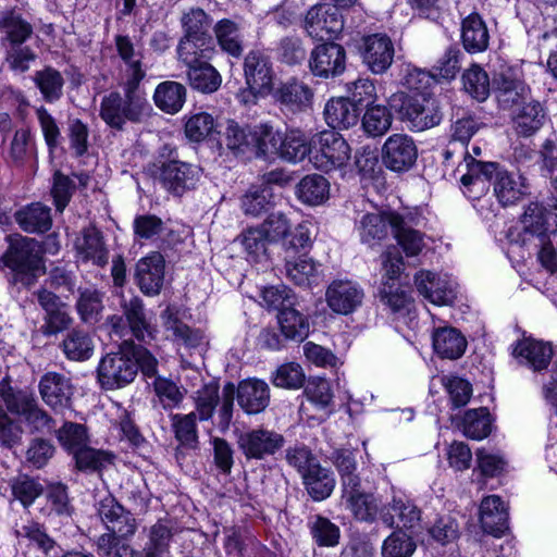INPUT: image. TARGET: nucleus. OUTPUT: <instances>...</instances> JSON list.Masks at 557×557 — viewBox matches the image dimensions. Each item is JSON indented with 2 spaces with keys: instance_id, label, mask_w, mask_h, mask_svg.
I'll return each instance as SVG.
<instances>
[{
  "instance_id": "f257e3e1",
  "label": "nucleus",
  "mask_w": 557,
  "mask_h": 557,
  "mask_svg": "<svg viewBox=\"0 0 557 557\" xmlns=\"http://www.w3.org/2000/svg\"><path fill=\"white\" fill-rule=\"evenodd\" d=\"M467 172L460 177L463 194L478 199L488 190V183L495 176L494 193L503 206L513 205L525 194L527 186L521 175L499 169L496 162H483L466 158Z\"/></svg>"
},
{
  "instance_id": "f03ea898",
  "label": "nucleus",
  "mask_w": 557,
  "mask_h": 557,
  "mask_svg": "<svg viewBox=\"0 0 557 557\" xmlns=\"http://www.w3.org/2000/svg\"><path fill=\"white\" fill-rule=\"evenodd\" d=\"M552 215V211L543 203L531 202L520 218L519 240L523 246L533 245L539 249L537 260L546 271L556 270V250L550 242V235L557 233V223L553 227Z\"/></svg>"
},
{
  "instance_id": "7ed1b4c3",
  "label": "nucleus",
  "mask_w": 557,
  "mask_h": 557,
  "mask_svg": "<svg viewBox=\"0 0 557 557\" xmlns=\"http://www.w3.org/2000/svg\"><path fill=\"white\" fill-rule=\"evenodd\" d=\"M135 343L123 339L116 350L101 357L96 369V379L103 391H116L132 384L137 377V362L134 358Z\"/></svg>"
},
{
  "instance_id": "20e7f679",
  "label": "nucleus",
  "mask_w": 557,
  "mask_h": 557,
  "mask_svg": "<svg viewBox=\"0 0 557 557\" xmlns=\"http://www.w3.org/2000/svg\"><path fill=\"white\" fill-rule=\"evenodd\" d=\"M150 110L146 95L111 91L101 99L99 116L111 129L123 132L127 123L144 122Z\"/></svg>"
},
{
  "instance_id": "39448f33",
  "label": "nucleus",
  "mask_w": 557,
  "mask_h": 557,
  "mask_svg": "<svg viewBox=\"0 0 557 557\" xmlns=\"http://www.w3.org/2000/svg\"><path fill=\"white\" fill-rule=\"evenodd\" d=\"M121 314H111L106 325L111 335L124 338L132 335L141 343H150L156 338V326L147 313L143 299L138 296L123 297L120 302Z\"/></svg>"
},
{
  "instance_id": "423d86ee",
  "label": "nucleus",
  "mask_w": 557,
  "mask_h": 557,
  "mask_svg": "<svg viewBox=\"0 0 557 557\" xmlns=\"http://www.w3.org/2000/svg\"><path fill=\"white\" fill-rule=\"evenodd\" d=\"M512 356L519 364L536 373L546 370L552 363V381L544 385L543 392L545 399L557 414V360L552 361L554 356L552 343L527 337L513 345Z\"/></svg>"
},
{
  "instance_id": "0eeeda50",
  "label": "nucleus",
  "mask_w": 557,
  "mask_h": 557,
  "mask_svg": "<svg viewBox=\"0 0 557 557\" xmlns=\"http://www.w3.org/2000/svg\"><path fill=\"white\" fill-rule=\"evenodd\" d=\"M389 106L400 121L407 123L413 132H423L438 125L442 112L437 101L431 95L393 94Z\"/></svg>"
},
{
  "instance_id": "6e6552de",
  "label": "nucleus",
  "mask_w": 557,
  "mask_h": 557,
  "mask_svg": "<svg viewBox=\"0 0 557 557\" xmlns=\"http://www.w3.org/2000/svg\"><path fill=\"white\" fill-rule=\"evenodd\" d=\"M34 239L21 237L12 242L7 251L0 257V268L11 270L10 283L25 288L34 286L38 280V272L42 268L41 259L35 251Z\"/></svg>"
},
{
  "instance_id": "1a4fd4ad",
  "label": "nucleus",
  "mask_w": 557,
  "mask_h": 557,
  "mask_svg": "<svg viewBox=\"0 0 557 557\" xmlns=\"http://www.w3.org/2000/svg\"><path fill=\"white\" fill-rule=\"evenodd\" d=\"M342 503L357 521L373 523L380 518L386 527H395L394 515L387 504L382 505L380 498L366 491L361 482L342 490Z\"/></svg>"
},
{
  "instance_id": "9d476101",
  "label": "nucleus",
  "mask_w": 557,
  "mask_h": 557,
  "mask_svg": "<svg viewBox=\"0 0 557 557\" xmlns=\"http://www.w3.org/2000/svg\"><path fill=\"white\" fill-rule=\"evenodd\" d=\"M311 146L310 162L324 172L344 166L350 158L349 145L334 131L317 134L311 139Z\"/></svg>"
},
{
  "instance_id": "9b49d317",
  "label": "nucleus",
  "mask_w": 557,
  "mask_h": 557,
  "mask_svg": "<svg viewBox=\"0 0 557 557\" xmlns=\"http://www.w3.org/2000/svg\"><path fill=\"white\" fill-rule=\"evenodd\" d=\"M0 394L8 410L21 416L34 432H50L54 428L53 418L42 409L36 397L25 391L13 392L0 387Z\"/></svg>"
},
{
  "instance_id": "f8f14e48",
  "label": "nucleus",
  "mask_w": 557,
  "mask_h": 557,
  "mask_svg": "<svg viewBox=\"0 0 557 557\" xmlns=\"http://www.w3.org/2000/svg\"><path fill=\"white\" fill-rule=\"evenodd\" d=\"M236 444L246 460L262 461L284 447L285 437L274 430L259 426L238 433Z\"/></svg>"
},
{
  "instance_id": "ddd939ff",
  "label": "nucleus",
  "mask_w": 557,
  "mask_h": 557,
  "mask_svg": "<svg viewBox=\"0 0 557 557\" xmlns=\"http://www.w3.org/2000/svg\"><path fill=\"white\" fill-rule=\"evenodd\" d=\"M243 71L249 94L267 96L272 92L275 77L273 63L262 50L252 49L244 57Z\"/></svg>"
},
{
  "instance_id": "4468645a",
  "label": "nucleus",
  "mask_w": 557,
  "mask_h": 557,
  "mask_svg": "<svg viewBox=\"0 0 557 557\" xmlns=\"http://www.w3.org/2000/svg\"><path fill=\"white\" fill-rule=\"evenodd\" d=\"M336 4L318 3L311 7L306 16L304 27L307 34L317 40H326L337 36L344 28L343 16Z\"/></svg>"
},
{
  "instance_id": "2eb2a0df",
  "label": "nucleus",
  "mask_w": 557,
  "mask_h": 557,
  "mask_svg": "<svg viewBox=\"0 0 557 557\" xmlns=\"http://www.w3.org/2000/svg\"><path fill=\"white\" fill-rule=\"evenodd\" d=\"M201 177V169L195 164L171 160L160 166L159 182L170 194L181 197L196 188Z\"/></svg>"
},
{
  "instance_id": "dca6fc26",
  "label": "nucleus",
  "mask_w": 557,
  "mask_h": 557,
  "mask_svg": "<svg viewBox=\"0 0 557 557\" xmlns=\"http://www.w3.org/2000/svg\"><path fill=\"white\" fill-rule=\"evenodd\" d=\"M362 63L373 74L385 73L394 61L395 48L385 34H372L362 37L359 46Z\"/></svg>"
},
{
  "instance_id": "f3484780",
  "label": "nucleus",
  "mask_w": 557,
  "mask_h": 557,
  "mask_svg": "<svg viewBox=\"0 0 557 557\" xmlns=\"http://www.w3.org/2000/svg\"><path fill=\"white\" fill-rule=\"evenodd\" d=\"M417 158V145L407 134L391 135L382 147L383 164L397 173L409 171L414 165Z\"/></svg>"
},
{
  "instance_id": "a211bd4d",
  "label": "nucleus",
  "mask_w": 557,
  "mask_h": 557,
  "mask_svg": "<svg viewBox=\"0 0 557 557\" xmlns=\"http://www.w3.org/2000/svg\"><path fill=\"white\" fill-rule=\"evenodd\" d=\"M309 67L314 76L329 78L344 73L346 69V50L336 42L318 45L310 53Z\"/></svg>"
},
{
  "instance_id": "6ab92c4d",
  "label": "nucleus",
  "mask_w": 557,
  "mask_h": 557,
  "mask_svg": "<svg viewBox=\"0 0 557 557\" xmlns=\"http://www.w3.org/2000/svg\"><path fill=\"white\" fill-rule=\"evenodd\" d=\"M397 223H400V214L394 211L366 213L356 221V231L362 244L374 247L387 238L391 231L394 233Z\"/></svg>"
},
{
  "instance_id": "aec40b11",
  "label": "nucleus",
  "mask_w": 557,
  "mask_h": 557,
  "mask_svg": "<svg viewBox=\"0 0 557 557\" xmlns=\"http://www.w3.org/2000/svg\"><path fill=\"white\" fill-rule=\"evenodd\" d=\"M97 512L108 530L120 537L127 539L136 532V519L111 494H106L98 502Z\"/></svg>"
},
{
  "instance_id": "412c9836",
  "label": "nucleus",
  "mask_w": 557,
  "mask_h": 557,
  "mask_svg": "<svg viewBox=\"0 0 557 557\" xmlns=\"http://www.w3.org/2000/svg\"><path fill=\"white\" fill-rule=\"evenodd\" d=\"M38 387L42 400L52 410L71 408L74 387L70 377L58 372H47L41 376Z\"/></svg>"
},
{
  "instance_id": "4be33fe9",
  "label": "nucleus",
  "mask_w": 557,
  "mask_h": 557,
  "mask_svg": "<svg viewBox=\"0 0 557 557\" xmlns=\"http://www.w3.org/2000/svg\"><path fill=\"white\" fill-rule=\"evenodd\" d=\"M165 272V260L160 252L153 251L140 258L135 268V281L140 292L147 296L159 295Z\"/></svg>"
},
{
  "instance_id": "5701e85b",
  "label": "nucleus",
  "mask_w": 557,
  "mask_h": 557,
  "mask_svg": "<svg viewBox=\"0 0 557 557\" xmlns=\"http://www.w3.org/2000/svg\"><path fill=\"white\" fill-rule=\"evenodd\" d=\"M364 297L363 289L349 280L333 281L325 293L327 306L338 314H349L359 308Z\"/></svg>"
},
{
  "instance_id": "b1692460",
  "label": "nucleus",
  "mask_w": 557,
  "mask_h": 557,
  "mask_svg": "<svg viewBox=\"0 0 557 557\" xmlns=\"http://www.w3.org/2000/svg\"><path fill=\"white\" fill-rule=\"evenodd\" d=\"M273 98L283 112L296 114L310 107L313 91L304 82L289 78L278 85L273 91Z\"/></svg>"
},
{
  "instance_id": "393cba45",
  "label": "nucleus",
  "mask_w": 557,
  "mask_h": 557,
  "mask_svg": "<svg viewBox=\"0 0 557 557\" xmlns=\"http://www.w3.org/2000/svg\"><path fill=\"white\" fill-rule=\"evenodd\" d=\"M414 284L419 294L434 305H449L456 298L455 284L430 271L417 273Z\"/></svg>"
},
{
  "instance_id": "a878e982",
  "label": "nucleus",
  "mask_w": 557,
  "mask_h": 557,
  "mask_svg": "<svg viewBox=\"0 0 557 557\" xmlns=\"http://www.w3.org/2000/svg\"><path fill=\"white\" fill-rule=\"evenodd\" d=\"M235 394L239 407L248 414L262 412L270 403V388L262 380L242 381L236 387Z\"/></svg>"
},
{
  "instance_id": "bb28decb",
  "label": "nucleus",
  "mask_w": 557,
  "mask_h": 557,
  "mask_svg": "<svg viewBox=\"0 0 557 557\" xmlns=\"http://www.w3.org/2000/svg\"><path fill=\"white\" fill-rule=\"evenodd\" d=\"M493 86L504 108L520 106L530 98V88L523 81L515 77L510 70L497 73Z\"/></svg>"
},
{
  "instance_id": "cd10ccee",
  "label": "nucleus",
  "mask_w": 557,
  "mask_h": 557,
  "mask_svg": "<svg viewBox=\"0 0 557 557\" xmlns=\"http://www.w3.org/2000/svg\"><path fill=\"white\" fill-rule=\"evenodd\" d=\"M214 38L219 48L228 57L240 59L245 51L243 25L232 18H222L213 27Z\"/></svg>"
},
{
  "instance_id": "c85d7f7f",
  "label": "nucleus",
  "mask_w": 557,
  "mask_h": 557,
  "mask_svg": "<svg viewBox=\"0 0 557 557\" xmlns=\"http://www.w3.org/2000/svg\"><path fill=\"white\" fill-rule=\"evenodd\" d=\"M75 248L79 260L83 262L90 261L97 267H104L108 263L109 251L100 231L95 226L83 230L82 236L76 239Z\"/></svg>"
},
{
  "instance_id": "c756f323",
  "label": "nucleus",
  "mask_w": 557,
  "mask_h": 557,
  "mask_svg": "<svg viewBox=\"0 0 557 557\" xmlns=\"http://www.w3.org/2000/svg\"><path fill=\"white\" fill-rule=\"evenodd\" d=\"M21 230L29 234H45L52 227L51 208L41 202H32L14 213Z\"/></svg>"
},
{
  "instance_id": "7c9ffc66",
  "label": "nucleus",
  "mask_w": 557,
  "mask_h": 557,
  "mask_svg": "<svg viewBox=\"0 0 557 557\" xmlns=\"http://www.w3.org/2000/svg\"><path fill=\"white\" fill-rule=\"evenodd\" d=\"M323 114L325 122L333 129H348L357 125L360 111L348 98L338 97L326 102Z\"/></svg>"
},
{
  "instance_id": "2f4dec72",
  "label": "nucleus",
  "mask_w": 557,
  "mask_h": 557,
  "mask_svg": "<svg viewBox=\"0 0 557 557\" xmlns=\"http://www.w3.org/2000/svg\"><path fill=\"white\" fill-rule=\"evenodd\" d=\"M433 348L441 358L459 359L466 351V337L453 326H443L432 334Z\"/></svg>"
},
{
  "instance_id": "473e14b6",
  "label": "nucleus",
  "mask_w": 557,
  "mask_h": 557,
  "mask_svg": "<svg viewBox=\"0 0 557 557\" xmlns=\"http://www.w3.org/2000/svg\"><path fill=\"white\" fill-rule=\"evenodd\" d=\"M480 521L484 531L496 536L507 529L508 512L497 495L485 497L480 506Z\"/></svg>"
},
{
  "instance_id": "72a5a7b5",
  "label": "nucleus",
  "mask_w": 557,
  "mask_h": 557,
  "mask_svg": "<svg viewBox=\"0 0 557 557\" xmlns=\"http://www.w3.org/2000/svg\"><path fill=\"white\" fill-rule=\"evenodd\" d=\"M283 132L271 124L260 123L255 125L252 153L263 160H275L282 147Z\"/></svg>"
},
{
  "instance_id": "f704fd0d",
  "label": "nucleus",
  "mask_w": 557,
  "mask_h": 557,
  "mask_svg": "<svg viewBox=\"0 0 557 557\" xmlns=\"http://www.w3.org/2000/svg\"><path fill=\"white\" fill-rule=\"evenodd\" d=\"M255 137V125H240L234 120L226 122L222 135L221 145H225L234 156H244L252 152Z\"/></svg>"
},
{
  "instance_id": "c9c22d12",
  "label": "nucleus",
  "mask_w": 557,
  "mask_h": 557,
  "mask_svg": "<svg viewBox=\"0 0 557 557\" xmlns=\"http://www.w3.org/2000/svg\"><path fill=\"white\" fill-rule=\"evenodd\" d=\"M461 40L466 51L483 52L488 47L490 35L487 27L478 13H472L461 23Z\"/></svg>"
},
{
  "instance_id": "e433bc0d",
  "label": "nucleus",
  "mask_w": 557,
  "mask_h": 557,
  "mask_svg": "<svg viewBox=\"0 0 557 557\" xmlns=\"http://www.w3.org/2000/svg\"><path fill=\"white\" fill-rule=\"evenodd\" d=\"M196 412L187 414L175 413L171 416V428L178 443L176 456L185 450H194L198 447L199 437L196 423Z\"/></svg>"
},
{
  "instance_id": "4c0bfd02",
  "label": "nucleus",
  "mask_w": 557,
  "mask_h": 557,
  "mask_svg": "<svg viewBox=\"0 0 557 557\" xmlns=\"http://www.w3.org/2000/svg\"><path fill=\"white\" fill-rule=\"evenodd\" d=\"M174 535L172 521L160 519L147 530L148 541L143 548L144 557H165Z\"/></svg>"
},
{
  "instance_id": "58836bf2",
  "label": "nucleus",
  "mask_w": 557,
  "mask_h": 557,
  "mask_svg": "<svg viewBox=\"0 0 557 557\" xmlns=\"http://www.w3.org/2000/svg\"><path fill=\"white\" fill-rule=\"evenodd\" d=\"M186 69L187 82L193 89L202 94H212L220 88L222 77L208 60Z\"/></svg>"
},
{
  "instance_id": "ea45409f",
  "label": "nucleus",
  "mask_w": 557,
  "mask_h": 557,
  "mask_svg": "<svg viewBox=\"0 0 557 557\" xmlns=\"http://www.w3.org/2000/svg\"><path fill=\"white\" fill-rule=\"evenodd\" d=\"M61 348L69 360L83 362L94 355L95 344L88 332L72 329L63 338Z\"/></svg>"
},
{
  "instance_id": "a19ab883",
  "label": "nucleus",
  "mask_w": 557,
  "mask_h": 557,
  "mask_svg": "<svg viewBox=\"0 0 557 557\" xmlns=\"http://www.w3.org/2000/svg\"><path fill=\"white\" fill-rule=\"evenodd\" d=\"M311 140H308L301 131L290 129L283 132L282 147L277 158L289 163H298L311 157Z\"/></svg>"
},
{
  "instance_id": "79ce46f5",
  "label": "nucleus",
  "mask_w": 557,
  "mask_h": 557,
  "mask_svg": "<svg viewBox=\"0 0 557 557\" xmlns=\"http://www.w3.org/2000/svg\"><path fill=\"white\" fill-rule=\"evenodd\" d=\"M72 458L74 467L81 472H101L108 466L113 465L115 455L103 449H96L89 446V443L75 453Z\"/></svg>"
},
{
  "instance_id": "37998d69",
  "label": "nucleus",
  "mask_w": 557,
  "mask_h": 557,
  "mask_svg": "<svg viewBox=\"0 0 557 557\" xmlns=\"http://www.w3.org/2000/svg\"><path fill=\"white\" fill-rule=\"evenodd\" d=\"M545 119L546 114L540 101H525L513 119L515 129L518 135L530 137L541 129Z\"/></svg>"
},
{
  "instance_id": "c03bdc74",
  "label": "nucleus",
  "mask_w": 557,
  "mask_h": 557,
  "mask_svg": "<svg viewBox=\"0 0 557 557\" xmlns=\"http://www.w3.org/2000/svg\"><path fill=\"white\" fill-rule=\"evenodd\" d=\"M186 99V88L183 84L166 81L160 83L153 95L156 106L163 112L174 114L178 112Z\"/></svg>"
},
{
  "instance_id": "a18cd8bd",
  "label": "nucleus",
  "mask_w": 557,
  "mask_h": 557,
  "mask_svg": "<svg viewBox=\"0 0 557 557\" xmlns=\"http://www.w3.org/2000/svg\"><path fill=\"white\" fill-rule=\"evenodd\" d=\"M302 481L308 494L315 502L330 497L335 487L333 473L320 463L305 474Z\"/></svg>"
},
{
  "instance_id": "49530a36",
  "label": "nucleus",
  "mask_w": 557,
  "mask_h": 557,
  "mask_svg": "<svg viewBox=\"0 0 557 557\" xmlns=\"http://www.w3.org/2000/svg\"><path fill=\"white\" fill-rule=\"evenodd\" d=\"M0 29L5 34L1 39L4 47L23 45L33 34L32 25L14 12H7L2 15Z\"/></svg>"
},
{
  "instance_id": "de8ad7c7",
  "label": "nucleus",
  "mask_w": 557,
  "mask_h": 557,
  "mask_svg": "<svg viewBox=\"0 0 557 557\" xmlns=\"http://www.w3.org/2000/svg\"><path fill=\"white\" fill-rule=\"evenodd\" d=\"M393 114L391 109L383 104L368 107L361 119L363 132L370 137L385 135L392 126Z\"/></svg>"
},
{
  "instance_id": "09e8293b",
  "label": "nucleus",
  "mask_w": 557,
  "mask_h": 557,
  "mask_svg": "<svg viewBox=\"0 0 557 557\" xmlns=\"http://www.w3.org/2000/svg\"><path fill=\"white\" fill-rule=\"evenodd\" d=\"M210 45L208 39L183 36L176 48L177 59L185 67L207 61L213 50Z\"/></svg>"
},
{
  "instance_id": "8fccbe9b",
  "label": "nucleus",
  "mask_w": 557,
  "mask_h": 557,
  "mask_svg": "<svg viewBox=\"0 0 557 557\" xmlns=\"http://www.w3.org/2000/svg\"><path fill=\"white\" fill-rule=\"evenodd\" d=\"M297 195L304 203L320 205L329 198L330 183L322 175H307L298 183Z\"/></svg>"
},
{
  "instance_id": "3c124183",
  "label": "nucleus",
  "mask_w": 557,
  "mask_h": 557,
  "mask_svg": "<svg viewBox=\"0 0 557 557\" xmlns=\"http://www.w3.org/2000/svg\"><path fill=\"white\" fill-rule=\"evenodd\" d=\"M282 334L287 339L304 341L309 334V321L307 317L294 308H284L277 314Z\"/></svg>"
},
{
  "instance_id": "603ef678",
  "label": "nucleus",
  "mask_w": 557,
  "mask_h": 557,
  "mask_svg": "<svg viewBox=\"0 0 557 557\" xmlns=\"http://www.w3.org/2000/svg\"><path fill=\"white\" fill-rule=\"evenodd\" d=\"M211 24V17L200 8H191L181 17L183 36L208 39V44L212 42V37L209 34Z\"/></svg>"
},
{
  "instance_id": "864d4df0",
  "label": "nucleus",
  "mask_w": 557,
  "mask_h": 557,
  "mask_svg": "<svg viewBox=\"0 0 557 557\" xmlns=\"http://www.w3.org/2000/svg\"><path fill=\"white\" fill-rule=\"evenodd\" d=\"M393 235L407 257L418 256L426 246L425 235L410 226L403 215H400V223H397Z\"/></svg>"
},
{
  "instance_id": "5fc2aeb1",
  "label": "nucleus",
  "mask_w": 557,
  "mask_h": 557,
  "mask_svg": "<svg viewBox=\"0 0 557 557\" xmlns=\"http://www.w3.org/2000/svg\"><path fill=\"white\" fill-rule=\"evenodd\" d=\"M34 82L47 102H55L62 97L64 78L58 70L47 66L37 71Z\"/></svg>"
},
{
  "instance_id": "6e6d98bb",
  "label": "nucleus",
  "mask_w": 557,
  "mask_h": 557,
  "mask_svg": "<svg viewBox=\"0 0 557 557\" xmlns=\"http://www.w3.org/2000/svg\"><path fill=\"white\" fill-rule=\"evenodd\" d=\"M274 205V194L269 186L251 188L242 197V209L246 215L259 216Z\"/></svg>"
},
{
  "instance_id": "4d7b16f0",
  "label": "nucleus",
  "mask_w": 557,
  "mask_h": 557,
  "mask_svg": "<svg viewBox=\"0 0 557 557\" xmlns=\"http://www.w3.org/2000/svg\"><path fill=\"white\" fill-rule=\"evenodd\" d=\"M463 434L472 440H482L486 437L492 430V420L486 408L470 409L462 419Z\"/></svg>"
},
{
  "instance_id": "13d9d810",
  "label": "nucleus",
  "mask_w": 557,
  "mask_h": 557,
  "mask_svg": "<svg viewBox=\"0 0 557 557\" xmlns=\"http://www.w3.org/2000/svg\"><path fill=\"white\" fill-rule=\"evenodd\" d=\"M304 393L307 399L326 416L333 412V393L329 381L322 377H311L305 385Z\"/></svg>"
},
{
  "instance_id": "bf43d9fd",
  "label": "nucleus",
  "mask_w": 557,
  "mask_h": 557,
  "mask_svg": "<svg viewBox=\"0 0 557 557\" xmlns=\"http://www.w3.org/2000/svg\"><path fill=\"white\" fill-rule=\"evenodd\" d=\"M463 89L473 99L484 101L490 95V78L487 73L474 64L462 74Z\"/></svg>"
},
{
  "instance_id": "052dcab7",
  "label": "nucleus",
  "mask_w": 557,
  "mask_h": 557,
  "mask_svg": "<svg viewBox=\"0 0 557 557\" xmlns=\"http://www.w3.org/2000/svg\"><path fill=\"white\" fill-rule=\"evenodd\" d=\"M331 460L339 473L342 490L361 482V479L356 473L357 462L352 451L349 449H336L332 454Z\"/></svg>"
},
{
  "instance_id": "680f3d73",
  "label": "nucleus",
  "mask_w": 557,
  "mask_h": 557,
  "mask_svg": "<svg viewBox=\"0 0 557 557\" xmlns=\"http://www.w3.org/2000/svg\"><path fill=\"white\" fill-rule=\"evenodd\" d=\"M57 438L70 455L89 443L87 428L76 422H65L57 431Z\"/></svg>"
},
{
  "instance_id": "e2e57ef3",
  "label": "nucleus",
  "mask_w": 557,
  "mask_h": 557,
  "mask_svg": "<svg viewBox=\"0 0 557 557\" xmlns=\"http://www.w3.org/2000/svg\"><path fill=\"white\" fill-rule=\"evenodd\" d=\"M133 230L136 239L154 242L168 231V226L158 215L146 213L135 216Z\"/></svg>"
},
{
  "instance_id": "0e129e2a",
  "label": "nucleus",
  "mask_w": 557,
  "mask_h": 557,
  "mask_svg": "<svg viewBox=\"0 0 557 557\" xmlns=\"http://www.w3.org/2000/svg\"><path fill=\"white\" fill-rule=\"evenodd\" d=\"M220 400L218 383L211 382L199 388L195 395L196 416L198 414L199 420L208 421L212 419Z\"/></svg>"
},
{
  "instance_id": "69168bd1",
  "label": "nucleus",
  "mask_w": 557,
  "mask_h": 557,
  "mask_svg": "<svg viewBox=\"0 0 557 557\" xmlns=\"http://www.w3.org/2000/svg\"><path fill=\"white\" fill-rule=\"evenodd\" d=\"M76 308L82 321L88 324L97 323L103 309L101 294L96 289L82 290Z\"/></svg>"
},
{
  "instance_id": "338daca9",
  "label": "nucleus",
  "mask_w": 557,
  "mask_h": 557,
  "mask_svg": "<svg viewBox=\"0 0 557 557\" xmlns=\"http://www.w3.org/2000/svg\"><path fill=\"white\" fill-rule=\"evenodd\" d=\"M14 499L28 508L44 493L42 485L28 475H20L10 483Z\"/></svg>"
},
{
  "instance_id": "774afa93",
  "label": "nucleus",
  "mask_w": 557,
  "mask_h": 557,
  "mask_svg": "<svg viewBox=\"0 0 557 557\" xmlns=\"http://www.w3.org/2000/svg\"><path fill=\"white\" fill-rule=\"evenodd\" d=\"M417 548L413 539L401 530L394 531L382 545V557H411Z\"/></svg>"
}]
</instances>
